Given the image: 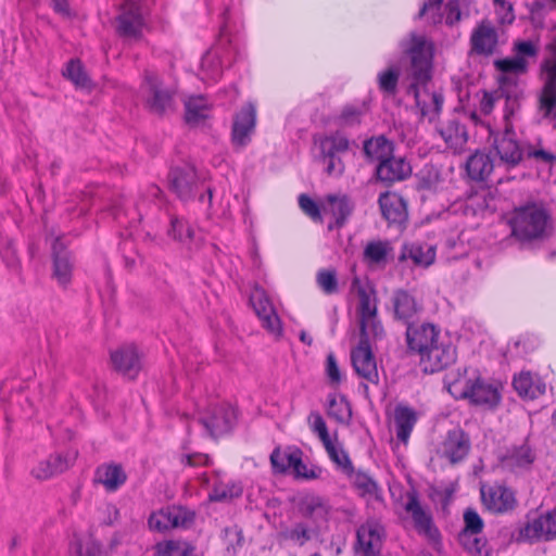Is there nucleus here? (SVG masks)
<instances>
[{"label": "nucleus", "instance_id": "obj_29", "mask_svg": "<svg viewBox=\"0 0 556 556\" xmlns=\"http://www.w3.org/2000/svg\"><path fill=\"white\" fill-rule=\"evenodd\" d=\"M470 443L467 434L460 429L450 431L442 444V454L451 463L462 460L469 451Z\"/></svg>", "mask_w": 556, "mask_h": 556}, {"label": "nucleus", "instance_id": "obj_1", "mask_svg": "<svg viewBox=\"0 0 556 556\" xmlns=\"http://www.w3.org/2000/svg\"><path fill=\"white\" fill-rule=\"evenodd\" d=\"M403 61L406 79L409 81L407 93L413 94L420 116L433 122L440 114L443 105V96L431 90L433 43L424 35L410 34L402 42Z\"/></svg>", "mask_w": 556, "mask_h": 556}, {"label": "nucleus", "instance_id": "obj_26", "mask_svg": "<svg viewBox=\"0 0 556 556\" xmlns=\"http://www.w3.org/2000/svg\"><path fill=\"white\" fill-rule=\"evenodd\" d=\"M75 454H53L47 459L39 462L33 469L31 475L38 480H47L55 475L65 471L73 460Z\"/></svg>", "mask_w": 556, "mask_h": 556}, {"label": "nucleus", "instance_id": "obj_48", "mask_svg": "<svg viewBox=\"0 0 556 556\" xmlns=\"http://www.w3.org/2000/svg\"><path fill=\"white\" fill-rule=\"evenodd\" d=\"M303 453L299 450L298 459L292 464L291 472L295 478L314 480L319 478L321 469L316 466L308 467L302 459Z\"/></svg>", "mask_w": 556, "mask_h": 556}, {"label": "nucleus", "instance_id": "obj_62", "mask_svg": "<svg viewBox=\"0 0 556 556\" xmlns=\"http://www.w3.org/2000/svg\"><path fill=\"white\" fill-rule=\"evenodd\" d=\"M182 462H186V464L190 467H199V466H211L212 459L207 454L203 453H193L188 454L182 457Z\"/></svg>", "mask_w": 556, "mask_h": 556}, {"label": "nucleus", "instance_id": "obj_41", "mask_svg": "<svg viewBox=\"0 0 556 556\" xmlns=\"http://www.w3.org/2000/svg\"><path fill=\"white\" fill-rule=\"evenodd\" d=\"M155 556H194V548L185 541L168 540L155 545Z\"/></svg>", "mask_w": 556, "mask_h": 556}, {"label": "nucleus", "instance_id": "obj_9", "mask_svg": "<svg viewBox=\"0 0 556 556\" xmlns=\"http://www.w3.org/2000/svg\"><path fill=\"white\" fill-rule=\"evenodd\" d=\"M351 362L357 377L363 380L362 384L367 391L368 384H379V371L372 346L367 343H358L351 351Z\"/></svg>", "mask_w": 556, "mask_h": 556}, {"label": "nucleus", "instance_id": "obj_22", "mask_svg": "<svg viewBox=\"0 0 556 556\" xmlns=\"http://www.w3.org/2000/svg\"><path fill=\"white\" fill-rule=\"evenodd\" d=\"M53 278L56 282L66 287L72 279L74 264L70 252L63 245L61 238H56L52 244Z\"/></svg>", "mask_w": 556, "mask_h": 556}, {"label": "nucleus", "instance_id": "obj_45", "mask_svg": "<svg viewBox=\"0 0 556 556\" xmlns=\"http://www.w3.org/2000/svg\"><path fill=\"white\" fill-rule=\"evenodd\" d=\"M329 457L336 465L345 473H352V463L346 454V452L332 440L329 443L324 444Z\"/></svg>", "mask_w": 556, "mask_h": 556}, {"label": "nucleus", "instance_id": "obj_20", "mask_svg": "<svg viewBox=\"0 0 556 556\" xmlns=\"http://www.w3.org/2000/svg\"><path fill=\"white\" fill-rule=\"evenodd\" d=\"M498 35L490 21H482L477 25L470 36L471 52L479 55H490L495 51Z\"/></svg>", "mask_w": 556, "mask_h": 556}, {"label": "nucleus", "instance_id": "obj_32", "mask_svg": "<svg viewBox=\"0 0 556 556\" xmlns=\"http://www.w3.org/2000/svg\"><path fill=\"white\" fill-rule=\"evenodd\" d=\"M439 134L454 153H459L465 149L468 140L467 130L456 119H451L443 124L439 128Z\"/></svg>", "mask_w": 556, "mask_h": 556}, {"label": "nucleus", "instance_id": "obj_28", "mask_svg": "<svg viewBox=\"0 0 556 556\" xmlns=\"http://www.w3.org/2000/svg\"><path fill=\"white\" fill-rule=\"evenodd\" d=\"M296 509L301 519H309L315 525H319L328 515L327 503L323 497L315 494L301 496L298 501Z\"/></svg>", "mask_w": 556, "mask_h": 556}, {"label": "nucleus", "instance_id": "obj_24", "mask_svg": "<svg viewBox=\"0 0 556 556\" xmlns=\"http://www.w3.org/2000/svg\"><path fill=\"white\" fill-rule=\"evenodd\" d=\"M412 167L403 157H395L393 154L377 165L376 175L381 181L392 184L409 177Z\"/></svg>", "mask_w": 556, "mask_h": 556}, {"label": "nucleus", "instance_id": "obj_54", "mask_svg": "<svg viewBox=\"0 0 556 556\" xmlns=\"http://www.w3.org/2000/svg\"><path fill=\"white\" fill-rule=\"evenodd\" d=\"M317 283L327 294L336 293L338 290V281L336 273L329 269H323L317 274Z\"/></svg>", "mask_w": 556, "mask_h": 556}, {"label": "nucleus", "instance_id": "obj_50", "mask_svg": "<svg viewBox=\"0 0 556 556\" xmlns=\"http://www.w3.org/2000/svg\"><path fill=\"white\" fill-rule=\"evenodd\" d=\"M495 66L504 75H518L526 72L527 61L526 59L516 55L513 59H504L496 61Z\"/></svg>", "mask_w": 556, "mask_h": 556}, {"label": "nucleus", "instance_id": "obj_57", "mask_svg": "<svg viewBox=\"0 0 556 556\" xmlns=\"http://www.w3.org/2000/svg\"><path fill=\"white\" fill-rule=\"evenodd\" d=\"M465 529L464 533H480L483 528V521L472 509H467L464 514Z\"/></svg>", "mask_w": 556, "mask_h": 556}, {"label": "nucleus", "instance_id": "obj_2", "mask_svg": "<svg viewBox=\"0 0 556 556\" xmlns=\"http://www.w3.org/2000/svg\"><path fill=\"white\" fill-rule=\"evenodd\" d=\"M406 337L408 348L420 356L425 371L442 370L456 358L451 339L432 324L408 326Z\"/></svg>", "mask_w": 556, "mask_h": 556}, {"label": "nucleus", "instance_id": "obj_64", "mask_svg": "<svg viewBox=\"0 0 556 556\" xmlns=\"http://www.w3.org/2000/svg\"><path fill=\"white\" fill-rule=\"evenodd\" d=\"M327 375L331 383H339L341 380V375L339 370V366L337 361L332 354L327 356V366H326Z\"/></svg>", "mask_w": 556, "mask_h": 556}, {"label": "nucleus", "instance_id": "obj_38", "mask_svg": "<svg viewBox=\"0 0 556 556\" xmlns=\"http://www.w3.org/2000/svg\"><path fill=\"white\" fill-rule=\"evenodd\" d=\"M417 421L416 413L405 406H399L394 412V422L396 426V437L403 443L408 441L410 432Z\"/></svg>", "mask_w": 556, "mask_h": 556}, {"label": "nucleus", "instance_id": "obj_7", "mask_svg": "<svg viewBox=\"0 0 556 556\" xmlns=\"http://www.w3.org/2000/svg\"><path fill=\"white\" fill-rule=\"evenodd\" d=\"M140 90L146 108L153 114L162 115L173 110L175 91L164 86L157 73L144 71Z\"/></svg>", "mask_w": 556, "mask_h": 556}, {"label": "nucleus", "instance_id": "obj_11", "mask_svg": "<svg viewBox=\"0 0 556 556\" xmlns=\"http://www.w3.org/2000/svg\"><path fill=\"white\" fill-rule=\"evenodd\" d=\"M235 420V409L227 403L212 404L204 415L200 417V422L213 438L230 431Z\"/></svg>", "mask_w": 556, "mask_h": 556}, {"label": "nucleus", "instance_id": "obj_59", "mask_svg": "<svg viewBox=\"0 0 556 556\" xmlns=\"http://www.w3.org/2000/svg\"><path fill=\"white\" fill-rule=\"evenodd\" d=\"M496 13L502 24H511L515 20L513 5L505 0H494Z\"/></svg>", "mask_w": 556, "mask_h": 556}, {"label": "nucleus", "instance_id": "obj_61", "mask_svg": "<svg viewBox=\"0 0 556 556\" xmlns=\"http://www.w3.org/2000/svg\"><path fill=\"white\" fill-rule=\"evenodd\" d=\"M76 556H102L101 545L91 540L80 543L76 549Z\"/></svg>", "mask_w": 556, "mask_h": 556}, {"label": "nucleus", "instance_id": "obj_55", "mask_svg": "<svg viewBox=\"0 0 556 556\" xmlns=\"http://www.w3.org/2000/svg\"><path fill=\"white\" fill-rule=\"evenodd\" d=\"M308 424L312 430L317 433L323 444L329 443L331 440L328 433L327 426L321 417V415L317 412H313L308 416Z\"/></svg>", "mask_w": 556, "mask_h": 556}, {"label": "nucleus", "instance_id": "obj_5", "mask_svg": "<svg viewBox=\"0 0 556 556\" xmlns=\"http://www.w3.org/2000/svg\"><path fill=\"white\" fill-rule=\"evenodd\" d=\"M237 55V47L229 38L222 35L201 60V78L203 80L216 81L222 76L224 70L236 61Z\"/></svg>", "mask_w": 556, "mask_h": 556}, {"label": "nucleus", "instance_id": "obj_35", "mask_svg": "<svg viewBox=\"0 0 556 556\" xmlns=\"http://www.w3.org/2000/svg\"><path fill=\"white\" fill-rule=\"evenodd\" d=\"M497 167V162L483 152L472 154L466 164L468 175L475 180H485Z\"/></svg>", "mask_w": 556, "mask_h": 556}, {"label": "nucleus", "instance_id": "obj_51", "mask_svg": "<svg viewBox=\"0 0 556 556\" xmlns=\"http://www.w3.org/2000/svg\"><path fill=\"white\" fill-rule=\"evenodd\" d=\"M168 235L180 242L186 243L191 240L193 237L192 228L182 219L178 217H172L170 219V228L168 230Z\"/></svg>", "mask_w": 556, "mask_h": 556}, {"label": "nucleus", "instance_id": "obj_58", "mask_svg": "<svg viewBox=\"0 0 556 556\" xmlns=\"http://www.w3.org/2000/svg\"><path fill=\"white\" fill-rule=\"evenodd\" d=\"M299 205L301 210L308 215L313 220L320 222L321 215L317 204L306 194L299 197Z\"/></svg>", "mask_w": 556, "mask_h": 556}, {"label": "nucleus", "instance_id": "obj_27", "mask_svg": "<svg viewBox=\"0 0 556 556\" xmlns=\"http://www.w3.org/2000/svg\"><path fill=\"white\" fill-rule=\"evenodd\" d=\"M435 260V249L428 243L412 242L402 247L399 261H410L413 265L420 267L430 266Z\"/></svg>", "mask_w": 556, "mask_h": 556}, {"label": "nucleus", "instance_id": "obj_19", "mask_svg": "<svg viewBox=\"0 0 556 556\" xmlns=\"http://www.w3.org/2000/svg\"><path fill=\"white\" fill-rule=\"evenodd\" d=\"M111 362L116 371L128 379H135L141 370V356L135 345H124L111 353Z\"/></svg>", "mask_w": 556, "mask_h": 556}, {"label": "nucleus", "instance_id": "obj_46", "mask_svg": "<svg viewBox=\"0 0 556 556\" xmlns=\"http://www.w3.org/2000/svg\"><path fill=\"white\" fill-rule=\"evenodd\" d=\"M349 148L348 139L339 134L328 136L320 141V152L323 155H337L346 151Z\"/></svg>", "mask_w": 556, "mask_h": 556}, {"label": "nucleus", "instance_id": "obj_40", "mask_svg": "<svg viewBox=\"0 0 556 556\" xmlns=\"http://www.w3.org/2000/svg\"><path fill=\"white\" fill-rule=\"evenodd\" d=\"M299 448H275L270 454V464L275 472L283 473L291 470L292 464L298 459Z\"/></svg>", "mask_w": 556, "mask_h": 556}, {"label": "nucleus", "instance_id": "obj_33", "mask_svg": "<svg viewBox=\"0 0 556 556\" xmlns=\"http://www.w3.org/2000/svg\"><path fill=\"white\" fill-rule=\"evenodd\" d=\"M513 386L520 396L529 400L543 395L546 390V386L541 378L530 372H521L518 377H515Z\"/></svg>", "mask_w": 556, "mask_h": 556}, {"label": "nucleus", "instance_id": "obj_4", "mask_svg": "<svg viewBox=\"0 0 556 556\" xmlns=\"http://www.w3.org/2000/svg\"><path fill=\"white\" fill-rule=\"evenodd\" d=\"M500 383L481 378L459 377L447 382V390L455 399L468 400L475 405L494 407L501 400Z\"/></svg>", "mask_w": 556, "mask_h": 556}, {"label": "nucleus", "instance_id": "obj_23", "mask_svg": "<svg viewBox=\"0 0 556 556\" xmlns=\"http://www.w3.org/2000/svg\"><path fill=\"white\" fill-rule=\"evenodd\" d=\"M319 534V525L309 519H296L290 527L280 531V536L292 542L296 546H304L307 542L315 540Z\"/></svg>", "mask_w": 556, "mask_h": 556}, {"label": "nucleus", "instance_id": "obj_44", "mask_svg": "<svg viewBox=\"0 0 556 556\" xmlns=\"http://www.w3.org/2000/svg\"><path fill=\"white\" fill-rule=\"evenodd\" d=\"M63 75L70 79L76 87L90 88L91 81L85 72L79 60H71L67 63Z\"/></svg>", "mask_w": 556, "mask_h": 556}, {"label": "nucleus", "instance_id": "obj_17", "mask_svg": "<svg viewBox=\"0 0 556 556\" xmlns=\"http://www.w3.org/2000/svg\"><path fill=\"white\" fill-rule=\"evenodd\" d=\"M357 548L358 556H377L382 546V527L375 521H367L357 530Z\"/></svg>", "mask_w": 556, "mask_h": 556}, {"label": "nucleus", "instance_id": "obj_36", "mask_svg": "<svg viewBox=\"0 0 556 556\" xmlns=\"http://www.w3.org/2000/svg\"><path fill=\"white\" fill-rule=\"evenodd\" d=\"M94 480L102 484L106 491L112 492L125 483L126 473L119 465H102L97 469Z\"/></svg>", "mask_w": 556, "mask_h": 556}, {"label": "nucleus", "instance_id": "obj_39", "mask_svg": "<svg viewBox=\"0 0 556 556\" xmlns=\"http://www.w3.org/2000/svg\"><path fill=\"white\" fill-rule=\"evenodd\" d=\"M325 210L336 219V226L341 227L352 213L353 204L346 195H328Z\"/></svg>", "mask_w": 556, "mask_h": 556}, {"label": "nucleus", "instance_id": "obj_10", "mask_svg": "<svg viewBox=\"0 0 556 556\" xmlns=\"http://www.w3.org/2000/svg\"><path fill=\"white\" fill-rule=\"evenodd\" d=\"M194 518V514L181 506H173L160 509L150 515L148 526L150 530L166 532L176 528H188Z\"/></svg>", "mask_w": 556, "mask_h": 556}, {"label": "nucleus", "instance_id": "obj_63", "mask_svg": "<svg viewBox=\"0 0 556 556\" xmlns=\"http://www.w3.org/2000/svg\"><path fill=\"white\" fill-rule=\"evenodd\" d=\"M441 4L442 0H428L427 2L424 3L419 15L425 16L431 12V20L435 22L437 18H440Z\"/></svg>", "mask_w": 556, "mask_h": 556}, {"label": "nucleus", "instance_id": "obj_43", "mask_svg": "<svg viewBox=\"0 0 556 556\" xmlns=\"http://www.w3.org/2000/svg\"><path fill=\"white\" fill-rule=\"evenodd\" d=\"M392 248L387 241H371L364 250V258L370 264H386Z\"/></svg>", "mask_w": 556, "mask_h": 556}, {"label": "nucleus", "instance_id": "obj_25", "mask_svg": "<svg viewBox=\"0 0 556 556\" xmlns=\"http://www.w3.org/2000/svg\"><path fill=\"white\" fill-rule=\"evenodd\" d=\"M481 497L489 509L498 513L511 509L515 504L513 491L503 485L482 486Z\"/></svg>", "mask_w": 556, "mask_h": 556}, {"label": "nucleus", "instance_id": "obj_8", "mask_svg": "<svg viewBox=\"0 0 556 556\" xmlns=\"http://www.w3.org/2000/svg\"><path fill=\"white\" fill-rule=\"evenodd\" d=\"M510 112L505 113V130L502 134H497L493 139V148L498 156L497 166H504L510 168L520 163L523 155L519 142L517 141L516 134L513 129V125L509 122Z\"/></svg>", "mask_w": 556, "mask_h": 556}, {"label": "nucleus", "instance_id": "obj_16", "mask_svg": "<svg viewBox=\"0 0 556 556\" xmlns=\"http://www.w3.org/2000/svg\"><path fill=\"white\" fill-rule=\"evenodd\" d=\"M250 302L263 327L274 334H279L281 332L280 319L265 290L258 287L254 288L250 295Z\"/></svg>", "mask_w": 556, "mask_h": 556}, {"label": "nucleus", "instance_id": "obj_18", "mask_svg": "<svg viewBox=\"0 0 556 556\" xmlns=\"http://www.w3.org/2000/svg\"><path fill=\"white\" fill-rule=\"evenodd\" d=\"M144 25L141 7L139 3L127 0L118 16L117 30L118 33L127 38L137 39Z\"/></svg>", "mask_w": 556, "mask_h": 556}, {"label": "nucleus", "instance_id": "obj_47", "mask_svg": "<svg viewBox=\"0 0 556 556\" xmlns=\"http://www.w3.org/2000/svg\"><path fill=\"white\" fill-rule=\"evenodd\" d=\"M328 415L341 424H348L352 416L349 402L343 397H332L329 401Z\"/></svg>", "mask_w": 556, "mask_h": 556}, {"label": "nucleus", "instance_id": "obj_42", "mask_svg": "<svg viewBox=\"0 0 556 556\" xmlns=\"http://www.w3.org/2000/svg\"><path fill=\"white\" fill-rule=\"evenodd\" d=\"M210 106L203 97H192L186 102V121L190 125H198L208 117Z\"/></svg>", "mask_w": 556, "mask_h": 556}, {"label": "nucleus", "instance_id": "obj_52", "mask_svg": "<svg viewBox=\"0 0 556 556\" xmlns=\"http://www.w3.org/2000/svg\"><path fill=\"white\" fill-rule=\"evenodd\" d=\"M350 475L353 485L362 495H372L376 493L377 484L368 475L364 472H354L353 470Z\"/></svg>", "mask_w": 556, "mask_h": 556}, {"label": "nucleus", "instance_id": "obj_31", "mask_svg": "<svg viewBox=\"0 0 556 556\" xmlns=\"http://www.w3.org/2000/svg\"><path fill=\"white\" fill-rule=\"evenodd\" d=\"M535 455L528 444L509 450L503 458V466L514 472H523L531 468Z\"/></svg>", "mask_w": 556, "mask_h": 556}, {"label": "nucleus", "instance_id": "obj_34", "mask_svg": "<svg viewBox=\"0 0 556 556\" xmlns=\"http://www.w3.org/2000/svg\"><path fill=\"white\" fill-rule=\"evenodd\" d=\"M379 205L383 217L390 223H401L405 219L406 205L399 194L391 192L381 194Z\"/></svg>", "mask_w": 556, "mask_h": 556}, {"label": "nucleus", "instance_id": "obj_14", "mask_svg": "<svg viewBox=\"0 0 556 556\" xmlns=\"http://www.w3.org/2000/svg\"><path fill=\"white\" fill-rule=\"evenodd\" d=\"M556 536V510L529 519L520 529L519 539L528 542Z\"/></svg>", "mask_w": 556, "mask_h": 556}, {"label": "nucleus", "instance_id": "obj_60", "mask_svg": "<svg viewBox=\"0 0 556 556\" xmlns=\"http://www.w3.org/2000/svg\"><path fill=\"white\" fill-rule=\"evenodd\" d=\"M326 164V172L330 176H340L344 170V165L338 155H323Z\"/></svg>", "mask_w": 556, "mask_h": 556}, {"label": "nucleus", "instance_id": "obj_12", "mask_svg": "<svg viewBox=\"0 0 556 556\" xmlns=\"http://www.w3.org/2000/svg\"><path fill=\"white\" fill-rule=\"evenodd\" d=\"M406 502L404 505L407 518L413 523L414 529L427 538L429 541H437L439 538L438 529L432 522L431 515L419 503L415 492H408L405 495Z\"/></svg>", "mask_w": 556, "mask_h": 556}, {"label": "nucleus", "instance_id": "obj_37", "mask_svg": "<svg viewBox=\"0 0 556 556\" xmlns=\"http://www.w3.org/2000/svg\"><path fill=\"white\" fill-rule=\"evenodd\" d=\"M364 153L367 159L380 164L393 154V143L386 137L378 136L365 141Z\"/></svg>", "mask_w": 556, "mask_h": 556}, {"label": "nucleus", "instance_id": "obj_6", "mask_svg": "<svg viewBox=\"0 0 556 556\" xmlns=\"http://www.w3.org/2000/svg\"><path fill=\"white\" fill-rule=\"evenodd\" d=\"M358 305L356 308L357 319L359 324V342L372 343L381 339L384 334L381 321L377 316L376 298L365 289H358Z\"/></svg>", "mask_w": 556, "mask_h": 556}, {"label": "nucleus", "instance_id": "obj_53", "mask_svg": "<svg viewBox=\"0 0 556 556\" xmlns=\"http://www.w3.org/2000/svg\"><path fill=\"white\" fill-rule=\"evenodd\" d=\"M397 80L399 73L396 70L393 68H389L388 71L380 73L378 76L379 88L388 96L395 94Z\"/></svg>", "mask_w": 556, "mask_h": 556}, {"label": "nucleus", "instance_id": "obj_15", "mask_svg": "<svg viewBox=\"0 0 556 556\" xmlns=\"http://www.w3.org/2000/svg\"><path fill=\"white\" fill-rule=\"evenodd\" d=\"M256 122V110L251 103L242 106L235 115L232 122L231 142L238 149L244 148L254 132Z\"/></svg>", "mask_w": 556, "mask_h": 556}, {"label": "nucleus", "instance_id": "obj_13", "mask_svg": "<svg viewBox=\"0 0 556 556\" xmlns=\"http://www.w3.org/2000/svg\"><path fill=\"white\" fill-rule=\"evenodd\" d=\"M199 480L202 486L212 488L208 494L210 501H230L240 497L243 492L240 482L228 479L218 471H214L211 475L204 473Z\"/></svg>", "mask_w": 556, "mask_h": 556}, {"label": "nucleus", "instance_id": "obj_56", "mask_svg": "<svg viewBox=\"0 0 556 556\" xmlns=\"http://www.w3.org/2000/svg\"><path fill=\"white\" fill-rule=\"evenodd\" d=\"M366 112L365 105H348L342 110L340 118L344 125L352 126L361 122L362 115Z\"/></svg>", "mask_w": 556, "mask_h": 556}, {"label": "nucleus", "instance_id": "obj_30", "mask_svg": "<svg viewBox=\"0 0 556 556\" xmlns=\"http://www.w3.org/2000/svg\"><path fill=\"white\" fill-rule=\"evenodd\" d=\"M391 303L394 317L405 323L415 317L421 309V306L415 296L409 292L401 289L393 293Z\"/></svg>", "mask_w": 556, "mask_h": 556}, {"label": "nucleus", "instance_id": "obj_49", "mask_svg": "<svg viewBox=\"0 0 556 556\" xmlns=\"http://www.w3.org/2000/svg\"><path fill=\"white\" fill-rule=\"evenodd\" d=\"M479 533H464L459 534V542L468 553L475 556H482L484 552L485 541L478 536Z\"/></svg>", "mask_w": 556, "mask_h": 556}, {"label": "nucleus", "instance_id": "obj_21", "mask_svg": "<svg viewBox=\"0 0 556 556\" xmlns=\"http://www.w3.org/2000/svg\"><path fill=\"white\" fill-rule=\"evenodd\" d=\"M169 187L180 198L189 199L197 186L194 167L189 164L174 167L169 175Z\"/></svg>", "mask_w": 556, "mask_h": 556}, {"label": "nucleus", "instance_id": "obj_3", "mask_svg": "<svg viewBox=\"0 0 556 556\" xmlns=\"http://www.w3.org/2000/svg\"><path fill=\"white\" fill-rule=\"evenodd\" d=\"M509 224L511 236L520 242L542 240L551 231L549 215L543 206L538 204L516 208Z\"/></svg>", "mask_w": 556, "mask_h": 556}]
</instances>
